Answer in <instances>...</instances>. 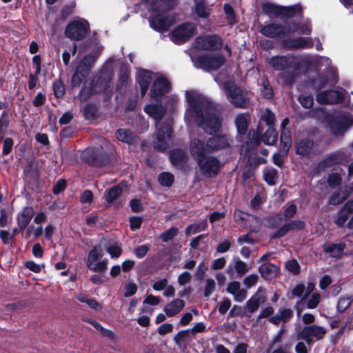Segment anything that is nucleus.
Here are the masks:
<instances>
[{
  "label": "nucleus",
  "mask_w": 353,
  "mask_h": 353,
  "mask_svg": "<svg viewBox=\"0 0 353 353\" xmlns=\"http://www.w3.org/2000/svg\"><path fill=\"white\" fill-rule=\"evenodd\" d=\"M293 311L290 308L279 309L277 314L271 316L268 321L270 323L278 325L281 322L287 323L293 317Z\"/></svg>",
  "instance_id": "nucleus-26"
},
{
  "label": "nucleus",
  "mask_w": 353,
  "mask_h": 353,
  "mask_svg": "<svg viewBox=\"0 0 353 353\" xmlns=\"http://www.w3.org/2000/svg\"><path fill=\"white\" fill-rule=\"evenodd\" d=\"M227 292L232 294L235 301L243 302L247 297V291L242 288L239 281H232L228 283Z\"/></svg>",
  "instance_id": "nucleus-22"
},
{
  "label": "nucleus",
  "mask_w": 353,
  "mask_h": 353,
  "mask_svg": "<svg viewBox=\"0 0 353 353\" xmlns=\"http://www.w3.org/2000/svg\"><path fill=\"white\" fill-rule=\"evenodd\" d=\"M261 119L266 123L269 127H273L275 123V115L269 109H265L262 114Z\"/></svg>",
  "instance_id": "nucleus-51"
},
{
  "label": "nucleus",
  "mask_w": 353,
  "mask_h": 353,
  "mask_svg": "<svg viewBox=\"0 0 353 353\" xmlns=\"http://www.w3.org/2000/svg\"><path fill=\"white\" fill-rule=\"evenodd\" d=\"M170 84L168 80L162 77L155 79L152 85L150 96L152 99H156L162 97L169 90Z\"/></svg>",
  "instance_id": "nucleus-19"
},
{
  "label": "nucleus",
  "mask_w": 353,
  "mask_h": 353,
  "mask_svg": "<svg viewBox=\"0 0 353 353\" xmlns=\"http://www.w3.org/2000/svg\"><path fill=\"white\" fill-rule=\"evenodd\" d=\"M89 323H90L93 327H94L97 330H98L103 336L109 338L112 341L116 340V336L113 332L111 330H107L104 328L99 323L96 321L88 319L87 321Z\"/></svg>",
  "instance_id": "nucleus-42"
},
{
  "label": "nucleus",
  "mask_w": 353,
  "mask_h": 353,
  "mask_svg": "<svg viewBox=\"0 0 353 353\" xmlns=\"http://www.w3.org/2000/svg\"><path fill=\"white\" fill-rule=\"evenodd\" d=\"M178 231V229L176 228H170L160 235V239L163 242H168L177 235Z\"/></svg>",
  "instance_id": "nucleus-53"
},
{
  "label": "nucleus",
  "mask_w": 353,
  "mask_h": 353,
  "mask_svg": "<svg viewBox=\"0 0 353 353\" xmlns=\"http://www.w3.org/2000/svg\"><path fill=\"white\" fill-rule=\"evenodd\" d=\"M342 92L336 90H329L319 92L316 95V101L321 104H336L343 99Z\"/></svg>",
  "instance_id": "nucleus-18"
},
{
  "label": "nucleus",
  "mask_w": 353,
  "mask_h": 353,
  "mask_svg": "<svg viewBox=\"0 0 353 353\" xmlns=\"http://www.w3.org/2000/svg\"><path fill=\"white\" fill-rule=\"evenodd\" d=\"M208 222L206 220H203L198 224L190 225L185 228V234L189 235L190 234H196L201 231L205 230L207 228Z\"/></svg>",
  "instance_id": "nucleus-48"
},
{
  "label": "nucleus",
  "mask_w": 353,
  "mask_h": 353,
  "mask_svg": "<svg viewBox=\"0 0 353 353\" xmlns=\"http://www.w3.org/2000/svg\"><path fill=\"white\" fill-rule=\"evenodd\" d=\"M103 253L99 246H94L88 254L86 265L93 272H103L108 268V259H103Z\"/></svg>",
  "instance_id": "nucleus-6"
},
{
  "label": "nucleus",
  "mask_w": 353,
  "mask_h": 353,
  "mask_svg": "<svg viewBox=\"0 0 353 353\" xmlns=\"http://www.w3.org/2000/svg\"><path fill=\"white\" fill-rule=\"evenodd\" d=\"M285 268L294 274H297L300 272V265L296 260H289L285 263Z\"/></svg>",
  "instance_id": "nucleus-56"
},
{
  "label": "nucleus",
  "mask_w": 353,
  "mask_h": 353,
  "mask_svg": "<svg viewBox=\"0 0 353 353\" xmlns=\"http://www.w3.org/2000/svg\"><path fill=\"white\" fill-rule=\"evenodd\" d=\"M174 23V16H164L163 14H159L153 17L150 21V26L157 30L166 31Z\"/></svg>",
  "instance_id": "nucleus-17"
},
{
  "label": "nucleus",
  "mask_w": 353,
  "mask_h": 353,
  "mask_svg": "<svg viewBox=\"0 0 353 353\" xmlns=\"http://www.w3.org/2000/svg\"><path fill=\"white\" fill-rule=\"evenodd\" d=\"M95 59L93 56L88 55L84 57L77 68L76 72L72 77V81L79 83L81 81V78L87 75Z\"/></svg>",
  "instance_id": "nucleus-15"
},
{
  "label": "nucleus",
  "mask_w": 353,
  "mask_h": 353,
  "mask_svg": "<svg viewBox=\"0 0 353 353\" xmlns=\"http://www.w3.org/2000/svg\"><path fill=\"white\" fill-rule=\"evenodd\" d=\"M174 181V176L170 172H162L159 176V182L161 185L170 187Z\"/></svg>",
  "instance_id": "nucleus-50"
},
{
  "label": "nucleus",
  "mask_w": 353,
  "mask_h": 353,
  "mask_svg": "<svg viewBox=\"0 0 353 353\" xmlns=\"http://www.w3.org/2000/svg\"><path fill=\"white\" fill-rule=\"evenodd\" d=\"M277 132L273 127H269L263 137V141L267 145H274L277 140Z\"/></svg>",
  "instance_id": "nucleus-43"
},
{
  "label": "nucleus",
  "mask_w": 353,
  "mask_h": 353,
  "mask_svg": "<svg viewBox=\"0 0 353 353\" xmlns=\"http://www.w3.org/2000/svg\"><path fill=\"white\" fill-rule=\"evenodd\" d=\"M259 276L258 274L254 273L246 276L243 279V285L246 288L249 289L254 286L259 281Z\"/></svg>",
  "instance_id": "nucleus-52"
},
{
  "label": "nucleus",
  "mask_w": 353,
  "mask_h": 353,
  "mask_svg": "<svg viewBox=\"0 0 353 353\" xmlns=\"http://www.w3.org/2000/svg\"><path fill=\"white\" fill-rule=\"evenodd\" d=\"M216 283L214 279H207L205 281V287L204 290V296L208 297L214 290Z\"/></svg>",
  "instance_id": "nucleus-58"
},
{
  "label": "nucleus",
  "mask_w": 353,
  "mask_h": 353,
  "mask_svg": "<svg viewBox=\"0 0 353 353\" xmlns=\"http://www.w3.org/2000/svg\"><path fill=\"white\" fill-rule=\"evenodd\" d=\"M249 115L248 114H239L236 117L235 125L237 132L240 134H245L248 130V121Z\"/></svg>",
  "instance_id": "nucleus-37"
},
{
  "label": "nucleus",
  "mask_w": 353,
  "mask_h": 353,
  "mask_svg": "<svg viewBox=\"0 0 353 353\" xmlns=\"http://www.w3.org/2000/svg\"><path fill=\"white\" fill-rule=\"evenodd\" d=\"M190 332V330H182L174 337V342L179 347L185 346V343L189 341Z\"/></svg>",
  "instance_id": "nucleus-46"
},
{
  "label": "nucleus",
  "mask_w": 353,
  "mask_h": 353,
  "mask_svg": "<svg viewBox=\"0 0 353 353\" xmlns=\"http://www.w3.org/2000/svg\"><path fill=\"white\" fill-rule=\"evenodd\" d=\"M252 268V265L248 264L239 258L234 259V270L238 277H242Z\"/></svg>",
  "instance_id": "nucleus-36"
},
{
  "label": "nucleus",
  "mask_w": 353,
  "mask_h": 353,
  "mask_svg": "<svg viewBox=\"0 0 353 353\" xmlns=\"http://www.w3.org/2000/svg\"><path fill=\"white\" fill-rule=\"evenodd\" d=\"M14 145L13 139L10 137H7L4 139L2 154L4 156L8 155L12 150Z\"/></svg>",
  "instance_id": "nucleus-60"
},
{
  "label": "nucleus",
  "mask_w": 353,
  "mask_h": 353,
  "mask_svg": "<svg viewBox=\"0 0 353 353\" xmlns=\"http://www.w3.org/2000/svg\"><path fill=\"white\" fill-rule=\"evenodd\" d=\"M313 141L308 138L303 139L296 143V153L301 156H307L311 153Z\"/></svg>",
  "instance_id": "nucleus-33"
},
{
  "label": "nucleus",
  "mask_w": 353,
  "mask_h": 353,
  "mask_svg": "<svg viewBox=\"0 0 353 353\" xmlns=\"http://www.w3.org/2000/svg\"><path fill=\"white\" fill-rule=\"evenodd\" d=\"M144 111L156 121L157 132L153 141L154 148L159 151L166 150L169 146L172 130L170 121L160 123L165 113V108L161 105L149 104L144 107Z\"/></svg>",
  "instance_id": "nucleus-2"
},
{
  "label": "nucleus",
  "mask_w": 353,
  "mask_h": 353,
  "mask_svg": "<svg viewBox=\"0 0 353 353\" xmlns=\"http://www.w3.org/2000/svg\"><path fill=\"white\" fill-rule=\"evenodd\" d=\"M288 29V33L295 32L296 31H299L300 33L303 34H310L311 33V27L308 23H304L299 26L298 23H294L292 24H290Z\"/></svg>",
  "instance_id": "nucleus-44"
},
{
  "label": "nucleus",
  "mask_w": 353,
  "mask_h": 353,
  "mask_svg": "<svg viewBox=\"0 0 353 353\" xmlns=\"http://www.w3.org/2000/svg\"><path fill=\"white\" fill-rule=\"evenodd\" d=\"M83 159L89 163L95 166H101L108 162V158L105 153L95 148L86 150L83 154Z\"/></svg>",
  "instance_id": "nucleus-14"
},
{
  "label": "nucleus",
  "mask_w": 353,
  "mask_h": 353,
  "mask_svg": "<svg viewBox=\"0 0 353 353\" xmlns=\"http://www.w3.org/2000/svg\"><path fill=\"white\" fill-rule=\"evenodd\" d=\"M352 301L350 298H341L337 303V310L339 312H344L347 307H350Z\"/></svg>",
  "instance_id": "nucleus-63"
},
{
  "label": "nucleus",
  "mask_w": 353,
  "mask_h": 353,
  "mask_svg": "<svg viewBox=\"0 0 353 353\" xmlns=\"http://www.w3.org/2000/svg\"><path fill=\"white\" fill-rule=\"evenodd\" d=\"M185 153L181 150L171 151L170 154V159L174 164L182 163L185 159Z\"/></svg>",
  "instance_id": "nucleus-49"
},
{
  "label": "nucleus",
  "mask_w": 353,
  "mask_h": 353,
  "mask_svg": "<svg viewBox=\"0 0 353 353\" xmlns=\"http://www.w3.org/2000/svg\"><path fill=\"white\" fill-rule=\"evenodd\" d=\"M290 344L279 345L277 347L274 346L272 349L269 347L268 352L271 351V353H290Z\"/></svg>",
  "instance_id": "nucleus-59"
},
{
  "label": "nucleus",
  "mask_w": 353,
  "mask_h": 353,
  "mask_svg": "<svg viewBox=\"0 0 353 353\" xmlns=\"http://www.w3.org/2000/svg\"><path fill=\"white\" fill-rule=\"evenodd\" d=\"M351 191L350 188L345 187L341 192L334 193L330 198L329 203L336 205L342 203L348 196Z\"/></svg>",
  "instance_id": "nucleus-38"
},
{
  "label": "nucleus",
  "mask_w": 353,
  "mask_h": 353,
  "mask_svg": "<svg viewBox=\"0 0 353 353\" xmlns=\"http://www.w3.org/2000/svg\"><path fill=\"white\" fill-rule=\"evenodd\" d=\"M296 205L294 203H290L285 208L282 214H277L274 216L268 218L267 219L268 225L270 228L277 227L283 220L287 221L293 217L296 212Z\"/></svg>",
  "instance_id": "nucleus-16"
},
{
  "label": "nucleus",
  "mask_w": 353,
  "mask_h": 353,
  "mask_svg": "<svg viewBox=\"0 0 353 353\" xmlns=\"http://www.w3.org/2000/svg\"><path fill=\"white\" fill-rule=\"evenodd\" d=\"M271 68L276 70H283L292 68V72H285L281 74L285 84L291 85L293 83L299 74L301 63L297 57L292 54L286 56H274L268 60Z\"/></svg>",
  "instance_id": "nucleus-3"
},
{
  "label": "nucleus",
  "mask_w": 353,
  "mask_h": 353,
  "mask_svg": "<svg viewBox=\"0 0 353 353\" xmlns=\"http://www.w3.org/2000/svg\"><path fill=\"white\" fill-rule=\"evenodd\" d=\"M125 188V185L121 183L119 185H114L108 190H106L105 194V200L108 203H113L121 194Z\"/></svg>",
  "instance_id": "nucleus-32"
},
{
  "label": "nucleus",
  "mask_w": 353,
  "mask_h": 353,
  "mask_svg": "<svg viewBox=\"0 0 353 353\" xmlns=\"http://www.w3.org/2000/svg\"><path fill=\"white\" fill-rule=\"evenodd\" d=\"M151 73L147 70H139L137 74V82L141 88V96L143 97L146 94L149 85L151 83Z\"/></svg>",
  "instance_id": "nucleus-28"
},
{
  "label": "nucleus",
  "mask_w": 353,
  "mask_h": 353,
  "mask_svg": "<svg viewBox=\"0 0 353 353\" xmlns=\"http://www.w3.org/2000/svg\"><path fill=\"white\" fill-rule=\"evenodd\" d=\"M288 46L292 49L311 48L313 46V41L311 38L299 37L290 40Z\"/></svg>",
  "instance_id": "nucleus-31"
},
{
  "label": "nucleus",
  "mask_w": 353,
  "mask_h": 353,
  "mask_svg": "<svg viewBox=\"0 0 353 353\" xmlns=\"http://www.w3.org/2000/svg\"><path fill=\"white\" fill-rule=\"evenodd\" d=\"M225 94L228 100L236 108H247L250 105L249 93L236 86L233 81L223 83Z\"/></svg>",
  "instance_id": "nucleus-4"
},
{
  "label": "nucleus",
  "mask_w": 353,
  "mask_h": 353,
  "mask_svg": "<svg viewBox=\"0 0 353 353\" xmlns=\"http://www.w3.org/2000/svg\"><path fill=\"white\" fill-rule=\"evenodd\" d=\"M196 48L202 50H214L222 46L221 39L217 36H200L195 40Z\"/></svg>",
  "instance_id": "nucleus-13"
},
{
  "label": "nucleus",
  "mask_w": 353,
  "mask_h": 353,
  "mask_svg": "<svg viewBox=\"0 0 353 353\" xmlns=\"http://www.w3.org/2000/svg\"><path fill=\"white\" fill-rule=\"evenodd\" d=\"M299 101L305 108H312L314 103L313 97L306 95H301L299 98Z\"/></svg>",
  "instance_id": "nucleus-62"
},
{
  "label": "nucleus",
  "mask_w": 353,
  "mask_h": 353,
  "mask_svg": "<svg viewBox=\"0 0 353 353\" xmlns=\"http://www.w3.org/2000/svg\"><path fill=\"white\" fill-rule=\"evenodd\" d=\"M263 11L271 17H281L282 6H279L270 3H266L263 6Z\"/></svg>",
  "instance_id": "nucleus-39"
},
{
  "label": "nucleus",
  "mask_w": 353,
  "mask_h": 353,
  "mask_svg": "<svg viewBox=\"0 0 353 353\" xmlns=\"http://www.w3.org/2000/svg\"><path fill=\"white\" fill-rule=\"evenodd\" d=\"M185 305V303L183 300L175 299L165 306L163 311L168 316H174L180 313Z\"/></svg>",
  "instance_id": "nucleus-27"
},
{
  "label": "nucleus",
  "mask_w": 353,
  "mask_h": 353,
  "mask_svg": "<svg viewBox=\"0 0 353 353\" xmlns=\"http://www.w3.org/2000/svg\"><path fill=\"white\" fill-rule=\"evenodd\" d=\"M261 34L271 38L280 37L288 33V29L281 25L272 23L263 27L261 30Z\"/></svg>",
  "instance_id": "nucleus-23"
},
{
  "label": "nucleus",
  "mask_w": 353,
  "mask_h": 353,
  "mask_svg": "<svg viewBox=\"0 0 353 353\" xmlns=\"http://www.w3.org/2000/svg\"><path fill=\"white\" fill-rule=\"evenodd\" d=\"M276 178V170L274 169H268L264 171V179L269 185H274L275 183V179Z\"/></svg>",
  "instance_id": "nucleus-57"
},
{
  "label": "nucleus",
  "mask_w": 353,
  "mask_h": 353,
  "mask_svg": "<svg viewBox=\"0 0 353 353\" xmlns=\"http://www.w3.org/2000/svg\"><path fill=\"white\" fill-rule=\"evenodd\" d=\"M138 287L137 285L132 281L128 282L124 287L125 297H129L136 294Z\"/></svg>",
  "instance_id": "nucleus-54"
},
{
  "label": "nucleus",
  "mask_w": 353,
  "mask_h": 353,
  "mask_svg": "<svg viewBox=\"0 0 353 353\" xmlns=\"http://www.w3.org/2000/svg\"><path fill=\"white\" fill-rule=\"evenodd\" d=\"M208 141H205L201 137L194 138L190 141V154L196 162L206 157L205 154L212 152Z\"/></svg>",
  "instance_id": "nucleus-10"
},
{
  "label": "nucleus",
  "mask_w": 353,
  "mask_h": 353,
  "mask_svg": "<svg viewBox=\"0 0 353 353\" xmlns=\"http://www.w3.org/2000/svg\"><path fill=\"white\" fill-rule=\"evenodd\" d=\"M292 146L291 132L290 130H281L280 138V150L287 154Z\"/></svg>",
  "instance_id": "nucleus-35"
},
{
  "label": "nucleus",
  "mask_w": 353,
  "mask_h": 353,
  "mask_svg": "<svg viewBox=\"0 0 353 353\" xmlns=\"http://www.w3.org/2000/svg\"><path fill=\"white\" fill-rule=\"evenodd\" d=\"M90 31L89 23L83 19H78L70 21L65 28L66 37L74 40L83 39Z\"/></svg>",
  "instance_id": "nucleus-5"
},
{
  "label": "nucleus",
  "mask_w": 353,
  "mask_h": 353,
  "mask_svg": "<svg viewBox=\"0 0 353 353\" xmlns=\"http://www.w3.org/2000/svg\"><path fill=\"white\" fill-rule=\"evenodd\" d=\"M188 107L185 119L192 121L210 134L215 135L208 139L212 152L223 150L230 146L232 139L226 134H216L221 128V121L216 115L214 105L204 97L192 91L186 92Z\"/></svg>",
  "instance_id": "nucleus-1"
},
{
  "label": "nucleus",
  "mask_w": 353,
  "mask_h": 353,
  "mask_svg": "<svg viewBox=\"0 0 353 353\" xmlns=\"http://www.w3.org/2000/svg\"><path fill=\"white\" fill-rule=\"evenodd\" d=\"M326 333L327 329L323 326L317 325H307L297 333L296 339L303 340L307 345H311L313 339L316 341L322 340Z\"/></svg>",
  "instance_id": "nucleus-7"
},
{
  "label": "nucleus",
  "mask_w": 353,
  "mask_h": 353,
  "mask_svg": "<svg viewBox=\"0 0 353 353\" xmlns=\"http://www.w3.org/2000/svg\"><path fill=\"white\" fill-rule=\"evenodd\" d=\"M234 221L243 228H248L252 232H257L260 228V221L253 215L240 210L234 212Z\"/></svg>",
  "instance_id": "nucleus-12"
},
{
  "label": "nucleus",
  "mask_w": 353,
  "mask_h": 353,
  "mask_svg": "<svg viewBox=\"0 0 353 353\" xmlns=\"http://www.w3.org/2000/svg\"><path fill=\"white\" fill-rule=\"evenodd\" d=\"M261 304V298L256 294L251 296L250 299L246 302V308L250 313L254 312L259 307Z\"/></svg>",
  "instance_id": "nucleus-47"
},
{
  "label": "nucleus",
  "mask_w": 353,
  "mask_h": 353,
  "mask_svg": "<svg viewBox=\"0 0 353 353\" xmlns=\"http://www.w3.org/2000/svg\"><path fill=\"white\" fill-rule=\"evenodd\" d=\"M305 227V223L303 220L296 219L290 221L279 228V230L272 235V238H281L285 236L290 231L302 230Z\"/></svg>",
  "instance_id": "nucleus-20"
},
{
  "label": "nucleus",
  "mask_w": 353,
  "mask_h": 353,
  "mask_svg": "<svg viewBox=\"0 0 353 353\" xmlns=\"http://www.w3.org/2000/svg\"><path fill=\"white\" fill-rule=\"evenodd\" d=\"M351 125L352 119L347 116H340L330 124L332 132L336 135L342 134Z\"/></svg>",
  "instance_id": "nucleus-21"
},
{
  "label": "nucleus",
  "mask_w": 353,
  "mask_h": 353,
  "mask_svg": "<svg viewBox=\"0 0 353 353\" xmlns=\"http://www.w3.org/2000/svg\"><path fill=\"white\" fill-rule=\"evenodd\" d=\"M202 174L207 177L216 175L221 168L220 161L215 157H206L197 161Z\"/></svg>",
  "instance_id": "nucleus-11"
},
{
  "label": "nucleus",
  "mask_w": 353,
  "mask_h": 353,
  "mask_svg": "<svg viewBox=\"0 0 353 353\" xmlns=\"http://www.w3.org/2000/svg\"><path fill=\"white\" fill-rule=\"evenodd\" d=\"M66 187V181L64 179H59L54 184L52 191L54 194H59L63 191Z\"/></svg>",
  "instance_id": "nucleus-64"
},
{
  "label": "nucleus",
  "mask_w": 353,
  "mask_h": 353,
  "mask_svg": "<svg viewBox=\"0 0 353 353\" xmlns=\"http://www.w3.org/2000/svg\"><path fill=\"white\" fill-rule=\"evenodd\" d=\"M34 215V210L32 207H26L18 214L17 221L20 230H23L26 228Z\"/></svg>",
  "instance_id": "nucleus-25"
},
{
  "label": "nucleus",
  "mask_w": 353,
  "mask_h": 353,
  "mask_svg": "<svg viewBox=\"0 0 353 353\" xmlns=\"http://www.w3.org/2000/svg\"><path fill=\"white\" fill-rule=\"evenodd\" d=\"M195 12L201 18H207L210 14V9L204 0H195Z\"/></svg>",
  "instance_id": "nucleus-40"
},
{
  "label": "nucleus",
  "mask_w": 353,
  "mask_h": 353,
  "mask_svg": "<svg viewBox=\"0 0 353 353\" xmlns=\"http://www.w3.org/2000/svg\"><path fill=\"white\" fill-rule=\"evenodd\" d=\"M302 8L300 5H294L289 7L282 6L281 18L292 17L297 13H301Z\"/></svg>",
  "instance_id": "nucleus-45"
},
{
  "label": "nucleus",
  "mask_w": 353,
  "mask_h": 353,
  "mask_svg": "<svg viewBox=\"0 0 353 353\" xmlns=\"http://www.w3.org/2000/svg\"><path fill=\"white\" fill-rule=\"evenodd\" d=\"M196 26L192 23H185L176 28L170 34L172 41L176 43L185 42L196 34Z\"/></svg>",
  "instance_id": "nucleus-8"
},
{
  "label": "nucleus",
  "mask_w": 353,
  "mask_h": 353,
  "mask_svg": "<svg viewBox=\"0 0 353 353\" xmlns=\"http://www.w3.org/2000/svg\"><path fill=\"white\" fill-rule=\"evenodd\" d=\"M107 252L110 255L111 258L118 259L121 253L122 249L116 244L110 245L106 248Z\"/></svg>",
  "instance_id": "nucleus-55"
},
{
  "label": "nucleus",
  "mask_w": 353,
  "mask_h": 353,
  "mask_svg": "<svg viewBox=\"0 0 353 353\" xmlns=\"http://www.w3.org/2000/svg\"><path fill=\"white\" fill-rule=\"evenodd\" d=\"M117 139L127 144H132L137 140V135L127 129H119L116 131Z\"/></svg>",
  "instance_id": "nucleus-34"
},
{
  "label": "nucleus",
  "mask_w": 353,
  "mask_h": 353,
  "mask_svg": "<svg viewBox=\"0 0 353 353\" xmlns=\"http://www.w3.org/2000/svg\"><path fill=\"white\" fill-rule=\"evenodd\" d=\"M261 94L266 99H271L273 96V90L266 77H263L261 79Z\"/></svg>",
  "instance_id": "nucleus-41"
},
{
  "label": "nucleus",
  "mask_w": 353,
  "mask_h": 353,
  "mask_svg": "<svg viewBox=\"0 0 353 353\" xmlns=\"http://www.w3.org/2000/svg\"><path fill=\"white\" fill-rule=\"evenodd\" d=\"M224 12L226 14L227 19L230 24L235 22V17L232 7L230 4H225L223 6Z\"/></svg>",
  "instance_id": "nucleus-61"
},
{
  "label": "nucleus",
  "mask_w": 353,
  "mask_h": 353,
  "mask_svg": "<svg viewBox=\"0 0 353 353\" xmlns=\"http://www.w3.org/2000/svg\"><path fill=\"white\" fill-rule=\"evenodd\" d=\"M224 63V58L221 54H206L198 57L196 67L206 71L214 70L221 68Z\"/></svg>",
  "instance_id": "nucleus-9"
},
{
  "label": "nucleus",
  "mask_w": 353,
  "mask_h": 353,
  "mask_svg": "<svg viewBox=\"0 0 353 353\" xmlns=\"http://www.w3.org/2000/svg\"><path fill=\"white\" fill-rule=\"evenodd\" d=\"M323 250L332 257H339L345 249L343 243H325L322 246Z\"/></svg>",
  "instance_id": "nucleus-30"
},
{
  "label": "nucleus",
  "mask_w": 353,
  "mask_h": 353,
  "mask_svg": "<svg viewBox=\"0 0 353 353\" xmlns=\"http://www.w3.org/2000/svg\"><path fill=\"white\" fill-rule=\"evenodd\" d=\"M280 267L271 263H263L259 267V272L265 280L275 278L279 272Z\"/></svg>",
  "instance_id": "nucleus-24"
},
{
  "label": "nucleus",
  "mask_w": 353,
  "mask_h": 353,
  "mask_svg": "<svg viewBox=\"0 0 353 353\" xmlns=\"http://www.w3.org/2000/svg\"><path fill=\"white\" fill-rule=\"evenodd\" d=\"M353 213V199L348 201L339 212V216L335 223L339 227L343 226L350 215Z\"/></svg>",
  "instance_id": "nucleus-29"
}]
</instances>
